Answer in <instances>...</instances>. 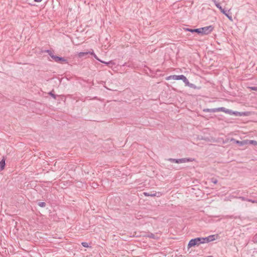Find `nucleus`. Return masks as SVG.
Instances as JSON below:
<instances>
[{"label": "nucleus", "instance_id": "obj_32", "mask_svg": "<svg viewBox=\"0 0 257 257\" xmlns=\"http://www.w3.org/2000/svg\"><path fill=\"white\" fill-rule=\"evenodd\" d=\"M93 56V57H94L96 60H98V61H100V62H101V60H100L99 59H98V58L97 57V56L95 55V54H94Z\"/></svg>", "mask_w": 257, "mask_h": 257}, {"label": "nucleus", "instance_id": "obj_28", "mask_svg": "<svg viewBox=\"0 0 257 257\" xmlns=\"http://www.w3.org/2000/svg\"><path fill=\"white\" fill-rule=\"evenodd\" d=\"M235 143L239 144L240 146H242L244 144L243 142L242 141H236Z\"/></svg>", "mask_w": 257, "mask_h": 257}, {"label": "nucleus", "instance_id": "obj_36", "mask_svg": "<svg viewBox=\"0 0 257 257\" xmlns=\"http://www.w3.org/2000/svg\"><path fill=\"white\" fill-rule=\"evenodd\" d=\"M250 144H257L256 142L255 141H253V140H252V141H250Z\"/></svg>", "mask_w": 257, "mask_h": 257}, {"label": "nucleus", "instance_id": "obj_5", "mask_svg": "<svg viewBox=\"0 0 257 257\" xmlns=\"http://www.w3.org/2000/svg\"><path fill=\"white\" fill-rule=\"evenodd\" d=\"M54 60L56 62L60 63H68V61L67 59H65L64 57H59L56 56V57H53Z\"/></svg>", "mask_w": 257, "mask_h": 257}, {"label": "nucleus", "instance_id": "obj_18", "mask_svg": "<svg viewBox=\"0 0 257 257\" xmlns=\"http://www.w3.org/2000/svg\"><path fill=\"white\" fill-rule=\"evenodd\" d=\"M235 198L240 199L242 201H247V199H248V198H246L245 197H243V196L235 197Z\"/></svg>", "mask_w": 257, "mask_h": 257}, {"label": "nucleus", "instance_id": "obj_13", "mask_svg": "<svg viewBox=\"0 0 257 257\" xmlns=\"http://www.w3.org/2000/svg\"><path fill=\"white\" fill-rule=\"evenodd\" d=\"M5 160L4 159H3L0 161V169L1 170H3L5 166Z\"/></svg>", "mask_w": 257, "mask_h": 257}, {"label": "nucleus", "instance_id": "obj_29", "mask_svg": "<svg viewBox=\"0 0 257 257\" xmlns=\"http://www.w3.org/2000/svg\"><path fill=\"white\" fill-rule=\"evenodd\" d=\"M225 16H226L229 20L232 21V16H230L228 13H226Z\"/></svg>", "mask_w": 257, "mask_h": 257}, {"label": "nucleus", "instance_id": "obj_14", "mask_svg": "<svg viewBox=\"0 0 257 257\" xmlns=\"http://www.w3.org/2000/svg\"><path fill=\"white\" fill-rule=\"evenodd\" d=\"M101 62L106 64L107 65H113L115 64L114 62L112 60L109 61L108 62H105V61H101Z\"/></svg>", "mask_w": 257, "mask_h": 257}, {"label": "nucleus", "instance_id": "obj_35", "mask_svg": "<svg viewBox=\"0 0 257 257\" xmlns=\"http://www.w3.org/2000/svg\"><path fill=\"white\" fill-rule=\"evenodd\" d=\"M87 52L88 53V54H91V55H93V54H95V53H94V51H93V50H92V51H89V52Z\"/></svg>", "mask_w": 257, "mask_h": 257}, {"label": "nucleus", "instance_id": "obj_19", "mask_svg": "<svg viewBox=\"0 0 257 257\" xmlns=\"http://www.w3.org/2000/svg\"><path fill=\"white\" fill-rule=\"evenodd\" d=\"M48 94H49L50 96H51L53 98H54V99H56V98L57 95H55V94H54V93H53V92H52V91H50V92H49Z\"/></svg>", "mask_w": 257, "mask_h": 257}, {"label": "nucleus", "instance_id": "obj_21", "mask_svg": "<svg viewBox=\"0 0 257 257\" xmlns=\"http://www.w3.org/2000/svg\"><path fill=\"white\" fill-rule=\"evenodd\" d=\"M48 55L54 60V57H56V56L54 55L53 54V53L52 52V51H50V52H49L48 53Z\"/></svg>", "mask_w": 257, "mask_h": 257}, {"label": "nucleus", "instance_id": "obj_25", "mask_svg": "<svg viewBox=\"0 0 257 257\" xmlns=\"http://www.w3.org/2000/svg\"><path fill=\"white\" fill-rule=\"evenodd\" d=\"M216 7L221 11L222 10L223 8L221 6L220 4H216Z\"/></svg>", "mask_w": 257, "mask_h": 257}, {"label": "nucleus", "instance_id": "obj_3", "mask_svg": "<svg viewBox=\"0 0 257 257\" xmlns=\"http://www.w3.org/2000/svg\"><path fill=\"white\" fill-rule=\"evenodd\" d=\"M187 79V78H186V77L185 76H184V75H170V76L167 77V80H171V79L175 80H181L184 82V83H185V82L186 81Z\"/></svg>", "mask_w": 257, "mask_h": 257}, {"label": "nucleus", "instance_id": "obj_12", "mask_svg": "<svg viewBox=\"0 0 257 257\" xmlns=\"http://www.w3.org/2000/svg\"><path fill=\"white\" fill-rule=\"evenodd\" d=\"M199 29V28L194 29L187 28L185 30H186V31L190 32H191L192 33L195 32V33H197L199 34L200 30Z\"/></svg>", "mask_w": 257, "mask_h": 257}, {"label": "nucleus", "instance_id": "obj_30", "mask_svg": "<svg viewBox=\"0 0 257 257\" xmlns=\"http://www.w3.org/2000/svg\"><path fill=\"white\" fill-rule=\"evenodd\" d=\"M211 182L213 183L214 184H216L218 182V181L215 178H212L211 179Z\"/></svg>", "mask_w": 257, "mask_h": 257}, {"label": "nucleus", "instance_id": "obj_17", "mask_svg": "<svg viewBox=\"0 0 257 257\" xmlns=\"http://www.w3.org/2000/svg\"><path fill=\"white\" fill-rule=\"evenodd\" d=\"M38 205L41 207H45L46 204L44 202H38Z\"/></svg>", "mask_w": 257, "mask_h": 257}, {"label": "nucleus", "instance_id": "obj_22", "mask_svg": "<svg viewBox=\"0 0 257 257\" xmlns=\"http://www.w3.org/2000/svg\"><path fill=\"white\" fill-rule=\"evenodd\" d=\"M253 241L254 243H257V233L254 235L253 237Z\"/></svg>", "mask_w": 257, "mask_h": 257}, {"label": "nucleus", "instance_id": "obj_2", "mask_svg": "<svg viewBox=\"0 0 257 257\" xmlns=\"http://www.w3.org/2000/svg\"><path fill=\"white\" fill-rule=\"evenodd\" d=\"M199 30H200L199 34L207 35L213 31V27L212 26H206L200 28Z\"/></svg>", "mask_w": 257, "mask_h": 257}, {"label": "nucleus", "instance_id": "obj_1", "mask_svg": "<svg viewBox=\"0 0 257 257\" xmlns=\"http://www.w3.org/2000/svg\"><path fill=\"white\" fill-rule=\"evenodd\" d=\"M201 244H203L201 237H197L193 238L189 241L188 244V247L190 248L196 245L198 246Z\"/></svg>", "mask_w": 257, "mask_h": 257}, {"label": "nucleus", "instance_id": "obj_4", "mask_svg": "<svg viewBox=\"0 0 257 257\" xmlns=\"http://www.w3.org/2000/svg\"><path fill=\"white\" fill-rule=\"evenodd\" d=\"M217 236H218L217 234H213V235H209L207 237H201V239L202 240L203 243H208L210 241L215 240L216 239Z\"/></svg>", "mask_w": 257, "mask_h": 257}, {"label": "nucleus", "instance_id": "obj_26", "mask_svg": "<svg viewBox=\"0 0 257 257\" xmlns=\"http://www.w3.org/2000/svg\"><path fill=\"white\" fill-rule=\"evenodd\" d=\"M249 88L250 90H254V91H257V86H251L249 87Z\"/></svg>", "mask_w": 257, "mask_h": 257}, {"label": "nucleus", "instance_id": "obj_33", "mask_svg": "<svg viewBox=\"0 0 257 257\" xmlns=\"http://www.w3.org/2000/svg\"><path fill=\"white\" fill-rule=\"evenodd\" d=\"M226 217L229 218H236V217H234L233 215H227L226 216Z\"/></svg>", "mask_w": 257, "mask_h": 257}, {"label": "nucleus", "instance_id": "obj_34", "mask_svg": "<svg viewBox=\"0 0 257 257\" xmlns=\"http://www.w3.org/2000/svg\"><path fill=\"white\" fill-rule=\"evenodd\" d=\"M212 1L213 2V3H214L215 6L216 7V4H220L216 0H212Z\"/></svg>", "mask_w": 257, "mask_h": 257}, {"label": "nucleus", "instance_id": "obj_38", "mask_svg": "<svg viewBox=\"0 0 257 257\" xmlns=\"http://www.w3.org/2000/svg\"><path fill=\"white\" fill-rule=\"evenodd\" d=\"M42 0H34L35 2H41Z\"/></svg>", "mask_w": 257, "mask_h": 257}, {"label": "nucleus", "instance_id": "obj_31", "mask_svg": "<svg viewBox=\"0 0 257 257\" xmlns=\"http://www.w3.org/2000/svg\"><path fill=\"white\" fill-rule=\"evenodd\" d=\"M221 12L224 15L227 13L226 11L224 9H223L221 11Z\"/></svg>", "mask_w": 257, "mask_h": 257}, {"label": "nucleus", "instance_id": "obj_8", "mask_svg": "<svg viewBox=\"0 0 257 257\" xmlns=\"http://www.w3.org/2000/svg\"><path fill=\"white\" fill-rule=\"evenodd\" d=\"M184 83L186 86H187L189 87L190 88H193V89L197 88V86L195 84L190 83L187 79L186 81H185Z\"/></svg>", "mask_w": 257, "mask_h": 257}, {"label": "nucleus", "instance_id": "obj_11", "mask_svg": "<svg viewBox=\"0 0 257 257\" xmlns=\"http://www.w3.org/2000/svg\"><path fill=\"white\" fill-rule=\"evenodd\" d=\"M168 160L172 163H175L177 164H180L181 163V159H173V158H170L168 159Z\"/></svg>", "mask_w": 257, "mask_h": 257}, {"label": "nucleus", "instance_id": "obj_15", "mask_svg": "<svg viewBox=\"0 0 257 257\" xmlns=\"http://www.w3.org/2000/svg\"><path fill=\"white\" fill-rule=\"evenodd\" d=\"M87 54H88V53L87 52H81L78 53V55L79 57L81 58L87 55Z\"/></svg>", "mask_w": 257, "mask_h": 257}, {"label": "nucleus", "instance_id": "obj_24", "mask_svg": "<svg viewBox=\"0 0 257 257\" xmlns=\"http://www.w3.org/2000/svg\"><path fill=\"white\" fill-rule=\"evenodd\" d=\"M148 236L151 238H155V235L152 233L149 234Z\"/></svg>", "mask_w": 257, "mask_h": 257}, {"label": "nucleus", "instance_id": "obj_7", "mask_svg": "<svg viewBox=\"0 0 257 257\" xmlns=\"http://www.w3.org/2000/svg\"><path fill=\"white\" fill-rule=\"evenodd\" d=\"M195 160L194 158H184L181 159V163H184L186 162H193Z\"/></svg>", "mask_w": 257, "mask_h": 257}, {"label": "nucleus", "instance_id": "obj_37", "mask_svg": "<svg viewBox=\"0 0 257 257\" xmlns=\"http://www.w3.org/2000/svg\"><path fill=\"white\" fill-rule=\"evenodd\" d=\"M50 50H46L44 51V52L48 54L49 52H50Z\"/></svg>", "mask_w": 257, "mask_h": 257}, {"label": "nucleus", "instance_id": "obj_10", "mask_svg": "<svg viewBox=\"0 0 257 257\" xmlns=\"http://www.w3.org/2000/svg\"><path fill=\"white\" fill-rule=\"evenodd\" d=\"M204 112H217V108H205L203 109Z\"/></svg>", "mask_w": 257, "mask_h": 257}, {"label": "nucleus", "instance_id": "obj_27", "mask_svg": "<svg viewBox=\"0 0 257 257\" xmlns=\"http://www.w3.org/2000/svg\"><path fill=\"white\" fill-rule=\"evenodd\" d=\"M247 201L248 202H250L251 203H257V200H252V199H247Z\"/></svg>", "mask_w": 257, "mask_h": 257}, {"label": "nucleus", "instance_id": "obj_16", "mask_svg": "<svg viewBox=\"0 0 257 257\" xmlns=\"http://www.w3.org/2000/svg\"><path fill=\"white\" fill-rule=\"evenodd\" d=\"M144 194L145 196H152V197H154V196H156V193H153V194H150L149 193H148V192H144Z\"/></svg>", "mask_w": 257, "mask_h": 257}, {"label": "nucleus", "instance_id": "obj_20", "mask_svg": "<svg viewBox=\"0 0 257 257\" xmlns=\"http://www.w3.org/2000/svg\"><path fill=\"white\" fill-rule=\"evenodd\" d=\"M48 55L54 60V57H56V56L54 55L53 54V53L52 52V51H50V52H49L48 53Z\"/></svg>", "mask_w": 257, "mask_h": 257}, {"label": "nucleus", "instance_id": "obj_9", "mask_svg": "<svg viewBox=\"0 0 257 257\" xmlns=\"http://www.w3.org/2000/svg\"><path fill=\"white\" fill-rule=\"evenodd\" d=\"M216 108H217V112L222 111L227 114H228V112H229V111H228L229 109H227L224 107H218Z\"/></svg>", "mask_w": 257, "mask_h": 257}, {"label": "nucleus", "instance_id": "obj_6", "mask_svg": "<svg viewBox=\"0 0 257 257\" xmlns=\"http://www.w3.org/2000/svg\"><path fill=\"white\" fill-rule=\"evenodd\" d=\"M228 111L229 112H228V114L230 115H234L235 116H239L245 115V112H243L234 111L231 109H229Z\"/></svg>", "mask_w": 257, "mask_h": 257}, {"label": "nucleus", "instance_id": "obj_23", "mask_svg": "<svg viewBox=\"0 0 257 257\" xmlns=\"http://www.w3.org/2000/svg\"><path fill=\"white\" fill-rule=\"evenodd\" d=\"M82 246L83 247H89V245H88V243L86 242H83L81 243Z\"/></svg>", "mask_w": 257, "mask_h": 257}]
</instances>
